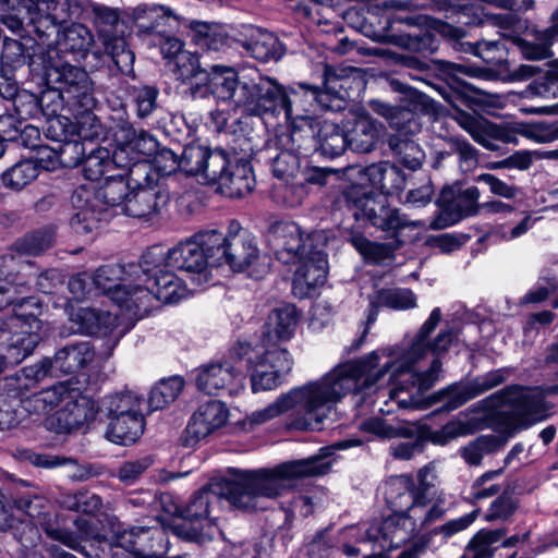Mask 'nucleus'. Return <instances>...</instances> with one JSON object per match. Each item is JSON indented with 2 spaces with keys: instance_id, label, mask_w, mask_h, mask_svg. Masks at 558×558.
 <instances>
[{
  "instance_id": "1",
  "label": "nucleus",
  "mask_w": 558,
  "mask_h": 558,
  "mask_svg": "<svg viewBox=\"0 0 558 558\" xmlns=\"http://www.w3.org/2000/svg\"><path fill=\"white\" fill-rule=\"evenodd\" d=\"M328 462L318 456L282 463L272 470L236 471L232 480L198 490L182 511L183 523L174 527L178 536L197 543L211 539L217 526L209 518L210 507L225 497L232 506L243 510L265 509L264 499L282 496L299 477L326 474Z\"/></svg>"
},
{
  "instance_id": "2",
  "label": "nucleus",
  "mask_w": 558,
  "mask_h": 558,
  "mask_svg": "<svg viewBox=\"0 0 558 558\" xmlns=\"http://www.w3.org/2000/svg\"><path fill=\"white\" fill-rule=\"evenodd\" d=\"M170 71L182 82L199 77L207 81L211 95L247 116H263L286 107V95L279 83L258 72L239 74L233 68L216 64L210 72L202 69L198 57L190 51L168 62Z\"/></svg>"
},
{
  "instance_id": "3",
  "label": "nucleus",
  "mask_w": 558,
  "mask_h": 558,
  "mask_svg": "<svg viewBox=\"0 0 558 558\" xmlns=\"http://www.w3.org/2000/svg\"><path fill=\"white\" fill-rule=\"evenodd\" d=\"M356 367L348 363L338 365L318 380L294 388L266 408L254 411L250 416L251 422L263 424L298 407L294 427L318 429L333 404L347 393L359 391L353 375Z\"/></svg>"
},
{
  "instance_id": "4",
  "label": "nucleus",
  "mask_w": 558,
  "mask_h": 558,
  "mask_svg": "<svg viewBox=\"0 0 558 558\" xmlns=\"http://www.w3.org/2000/svg\"><path fill=\"white\" fill-rule=\"evenodd\" d=\"M440 318V308H434L407 350L385 348L371 352L362 360L348 362V365L357 366L353 373L357 390L371 389L388 373L391 377L404 376L409 378L410 374L413 373V366L423 360L428 352L435 355L447 352L453 340L451 330H441L432 342L428 341L429 335L435 330Z\"/></svg>"
},
{
  "instance_id": "5",
  "label": "nucleus",
  "mask_w": 558,
  "mask_h": 558,
  "mask_svg": "<svg viewBox=\"0 0 558 558\" xmlns=\"http://www.w3.org/2000/svg\"><path fill=\"white\" fill-rule=\"evenodd\" d=\"M494 7L511 13L492 16L502 39L518 47L525 59L544 60L553 56L551 45L558 39V10L553 14V25L544 31L529 29L526 20L519 17L532 9L533 0H489Z\"/></svg>"
},
{
  "instance_id": "6",
  "label": "nucleus",
  "mask_w": 558,
  "mask_h": 558,
  "mask_svg": "<svg viewBox=\"0 0 558 558\" xmlns=\"http://www.w3.org/2000/svg\"><path fill=\"white\" fill-rule=\"evenodd\" d=\"M440 372L441 362L436 357L427 371L411 373L409 378L400 380L390 388L387 392L388 400L384 401L385 404L396 402L399 409H426L433 403L446 400L441 411L450 412L476 398L470 381L449 385L429 398H425L424 393L438 381Z\"/></svg>"
},
{
  "instance_id": "7",
  "label": "nucleus",
  "mask_w": 558,
  "mask_h": 558,
  "mask_svg": "<svg viewBox=\"0 0 558 558\" xmlns=\"http://www.w3.org/2000/svg\"><path fill=\"white\" fill-rule=\"evenodd\" d=\"M122 172L109 175L97 190L87 186L76 189L71 197L76 213L71 218V227L76 233L87 234L99 227L105 206L120 209L129 197L133 183L129 168H119Z\"/></svg>"
},
{
  "instance_id": "8",
  "label": "nucleus",
  "mask_w": 558,
  "mask_h": 558,
  "mask_svg": "<svg viewBox=\"0 0 558 558\" xmlns=\"http://www.w3.org/2000/svg\"><path fill=\"white\" fill-rule=\"evenodd\" d=\"M454 119L476 143L489 150L498 148L497 142L519 144L520 136L536 143H549L558 140V121L500 125L483 117L463 111L458 112Z\"/></svg>"
},
{
  "instance_id": "9",
  "label": "nucleus",
  "mask_w": 558,
  "mask_h": 558,
  "mask_svg": "<svg viewBox=\"0 0 558 558\" xmlns=\"http://www.w3.org/2000/svg\"><path fill=\"white\" fill-rule=\"evenodd\" d=\"M149 251H155L157 259L150 264L153 270L143 275L135 286V299L129 306L135 307L134 317L141 319L148 315L153 310L158 308L161 304L177 303L187 296L189 289L186 283L170 270L160 268L163 262V253L154 247Z\"/></svg>"
},
{
  "instance_id": "10",
  "label": "nucleus",
  "mask_w": 558,
  "mask_h": 558,
  "mask_svg": "<svg viewBox=\"0 0 558 558\" xmlns=\"http://www.w3.org/2000/svg\"><path fill=\"white\" fill-rule=\"evenodd\" d=\"M221 241L220 231H202L170 248L163 259L167 266L191 274L193 283L201 287L210 281L211 269L217 267L213 259Z\"/></svg>"
},
{
  "instance_id": "11",
  "label": "nucleus",
  "mask_w": 558,
  "mask_h": 558,
  "mask_svg": "<svg viewBox=\"0 0 558 558\" xmlns=\"http://www.w3.org/2000/svg\"><path fill=\"white\" fill-rule=\"evenodd\" d=\"M133 186L123 203L126 216L155 221L170 199L169 192L151 165H137L129 170Z\"/></svg>"
},
{
  "instance_id": "12",
  "label": "nucleus",
  "mask_w": 558,
  "mask_h": 558,
  "mask_svg": "<svg viewBox=\"0 0 558 558\" xmlns=\"http://www.w3.org/2000/svg\"><path fill=\"white\" fill-rule=\"evenodd\" d=\"M155 251H146L138 264L122 266L119 264L104 265L96 269L92 277L95 288L110 299L120 307L131 312L134 316L135 307L129 306L135 299V286L141 279V272L153 270L150 264L157 259Z\"/></svg>"
},
{
  "instance_id": "13",
  "label": "nucleus",
  "mask_w": 558,
  "mask_h": 558,
  "mask_svg": "<svg viewBox=\"0 0 558 558\" xmlns=\"http://www.w3.org/2000/svg\"><path fill=\"white\" fill-rule=\"evenodd\" d=\"M232 361H246L252 368L251 384L254 392L271 390L278 386L279 375L292 367V357L287 349H266L239 342L230 350Z\"/></svg>"
},
{
  "instance_id": "14",
  "label": "nucleus",
  "mask_w": 558,
  "mask_h": 558,
  "mask_svg": "<svg viewBox=\"0 0 558 558\" xmlns=\"http://www.w3.org/2000/svg\"><path fill=\"white\" fill-rule=\"evenodd\" d=\"M114 161L117 168H135L150 165L147 158L158 153L156 137L144 130L136 131L129 121L121 120L113 131Z\"/></svg>"
},
{
  "instance_id": "15",
  "label": "nucleus",
  "mask_w": 558,
  "mask_h": 558,
  "mask_svg": "<svg viewBox=\"0 0 558 558\" xmlns=\"http://www.w3.org/2000/svg\"><path fill=\"white\" fill-rule=\"evenodd\" d=\"M269 242L278 260L283 264H295L302 260L310 250L325 245L326 239L322 232L305 234L299 225L287 221L272 226Z\"/></svg>"
},
{
  "instance_id": "16",
  "label": "nucleus",
  "mask_w": 558,
  "mask_h": 558,
  "mask_svg": "<svg viewBox=\"0 0 558 558\" xmlns=\"http://www.w3.org/2000/svg\"><path fill=\"white\" fill-rule=\"evenodd\" d=\"M342 196L347 203L359 208L373 226L384 231H397L407 227L423 226L421 221L407 220L398 208L386 206L385 196L376 199L363 187L362 183L345 189Z\"/></svg>"
},
{
  "instance_id": "17",
  "label": "nucleus",
  "mask_w": 558,
  "mask_h": 558,
  "mask_svg": "<svg viewBox=\"0 0 558 558\" xmlns=\"http://www.w3.org/2000/svg\"><path fill=\"white\" fill-rule=\"evenodd\" d=\"M391 86L395 90L405 94L408 107L390 106L387 102L374 99L368 102L369 108L375 113L384 117L398 133L408 135L418 132L420 125L414 112L429 110L432 107L430 98L398 81H392Z\"/></svg>"
},
{
  "instance_id": "18",
  "label": "nucleus",
  "mask_w": 558,
  "mask_h": 558,
  "mask_svg": "<svg viewBox=\"0 0 558 558\" xmlns=\"http://www.w3.org/2000/svg\"><path fill=\"white\" fill-rule=\"evenodd\" d=\"M279 85L282 87L283 94L286 95L287 106L280 107L276 111L267 112L260 117H275L283 111L287 120H293V126L290 132L282 133L278 137L279 146L301 156H307L316 148L315 128L313 125L314 121L307 117L299 114L294 109L296 100L301 97L300 93L295 90H291L289 93L283 85Z\"/></svg>"
},
{
  "instance_id": "19",
  "label": "nucleus",
  "mask_w": 558,
  "mask_h": 558,
  "mask_svg": "<svg viewBox=\"0 0 558 558\" xmlns=\"http://www.w3.org/2000/svg\"><path fill=\"white\" fill-rule=\"evenodd\" d=\"M50 76L59 85V94H51L52 96L65 98L72 107L95 108L93 83L83 68L65 62L56 66Z\"/></svg>"
},
{
  "instance_id": "20",
  "label": "nucleus",
  "mask_w": 558,
  "mask_h": 558,
  "mask_svg": "<svg viewBox=\"0 0 558 558\" xmlns=\"http://www.w3.org/2000/svg\"><path fill=\"white\" fill-rule=\"evenodd\" d=\"M195 384L207 395H238L245 387V377L231 361L209 363L195 369Z\"/></svg>"
},
{
  "instance_id": "21",
  "label": "nucleus",
  "mask_w": 558,
  "mask_h": 558,
  "mask_svg": "<svg viewBox=\"0 0 558 558\" xmlns=\"http://www.w3.org/2000/svg\"><path fill=\"white\" fill-rule=\"evenodd\" d=\"M60 409L56 412L59 432H71L95 418L97 409L94 400L81 392L70 381H62Z\"/></svg>"
},
{
  "instance_id": "22",
  "label": "nucleus",
  "mask_w": 558,
  "mask_h": 558,
  "mask_svg": "<svg viewBox=\"0 0 558 558\" xmlns=\"http://www.w3.org/2000/svg\"><path fill=\"white\" fill-rule=\"evenodd\" d=\"M209 183L218 184L221 193L229 197H243L254 190L256 180L247 160L230 157L225 150L223 166Z\"/></svg>"
},
{
  "instance_id": "23",
  "label": "nucleus",
  "mask_w": 558,
  "mask_h": 558,
  "mask_svg": "<svg viewBox=\"0 0 558 558\" xmlns=\"http://www.w3.org/2000/svg\"><path fill=\"white\" fill-rule=\"evenodd\" d=\"M221 243L215 247L214 259L217 267L228 264L234 271H242L257 257V247L246 233L226 235L220 232Z\"/></svg>"
},
{
  "instance_id": "24",
  "label": "nucleus",
  "mask_w": 558,
  "mask_h": 558,
  "mask_svg": "<svg viewBox=\"0 0 558 558\" xmlns=\"http://www.w3.org/2000/svg\"><path fill=\"white\" fill-rule=\"evenodd\" d=\"M71 329L84 336H108L118 326V317L109 311L93 307L66 305Z\"/></svg>"
},
{
  "instance_id": "25",
  "label": "nucleus",
  "mask_w": 558,
  "mask_h": 558,
  "mask_svg": "<svg viewBox=\"0 0 558 558\" xmlns=\"http://www.w3.org/2000/svg\"><path fill=\"white\" fill-rule=\"evenodd\" d=\"M299 314L293 305H281L271 310L263 327L262 341L256 347L283 349L281 342L289 341L295 333Z\"/></svg>"
},
{
  "instance_id": "26",
  "label": "nucleus",
  "mask_w": 558,
  "mask_h": 558,
  "mask_svg": "<svg viewBox=\"0 0 558 558\" xmlns=\"http://www.w3.org/2000/svg\"><path fill=\"white\" fill-rule=\"evenodd\" d=\"M416 533L414 524L405 513L393 512L380 525H373L364 531L360 541L379 542L380 548H396L408 542Z\"/></svg>"
},
{
  "instance_id": "27",
  "label": "nucleus",
  "mask_w": 558,
  "mask_h": 558,
  "mask_svg": "<svg viewBox=\"0 0 558 558\" xmlns=\"http://www.w3.org/2000/svg\"><path fill=\"white\" fill-rule=\"evenodd\" d=\"M150 526L136 525L130 530L131 550L142 558H186L183 555L166 557L169 550V542L166 529L158 519Z\"/></svg>"
},
{
  "instance_id": "28",
  "label": "nucleus",
  "mask_w": 558,
  "mask_h": 558,
  "mask_svg": "<svg viewBox=\"0 0 558 558\" xmlns=\"http://www.w3.org/2000/svg\"><path fill=\"white\" fill-rule=\"evenodd\" d=\"M295 270L293 279V291L300 296H308L316 287L326 281L328 262L327 255L322 247L310 250Z\"/></svg>"
},
{
  "instance_id": "29",
  "label": "nucleus",
  "mask_w": 558,
  "mask_h": 558,
  "mask_svg": "<svg viewBox=\"0 0 558 558\" xmlns=\"http://www.w3.org/2000/svg\"><path fill=\"white\" fill-rule=\"evenodd\" d=\"M223 151L201 145L186 146L180 157V169L190 175H202L209 183L223 166Z\"/></svg>"
},
{
  "instance_id": "30",
  "label": "nucleus",
  "mask_w": 558,
  "mask_h": 558,
  "mask_svg": "<svg viewBox=\"0 0 558 558\" xmlns=\"http://www.w3.org/2000/svg\"><path fill=\"white\" fill-rule=\"evenodd\" d=\"M484 402L488 408L509 404L521 416H529L542 410L543 393L537 388L511 386L492 395Z\"/></svg>"
},
{
  "instance_id": "31",
  "label": "nucleus",
  "mask_w": 558,
  "mask_h": 558,
  "mask_svg": "<svg viewBox=\"0 0 558 558\" xmlns=\"http://www.w3.org/2000/svg\"><path fill=\"white\" fill-rule=\"evenodd\" d=\"M478 199L480 190L476 186L460 191L452 202L433 219L429 228L433 230L446 229L465 217L478 215L481 206Z\"/></svg>"
},
{
  "instance_id": "32",
  "label": "nucleus",
  "mask_w": 558,
  "mask_h": 558,
  "mask_svg": "<svg viewBox=\"0 0 558 558\" xmlns=\"http://www.w3.org/2000/svg\"><path fill=\"white\" fill-rule=\"evenodd\" d=\"M7 502L12 507L13 523L27 517L35 524L49 526L50 505L48 499L40 494L37 488H27L25 492H19L14 497L8 498Z\"/></svg>"
},
{
  "instance_id": "33",
  "label": "nucleus",
  "mask_w": 558,
  "mask_h": 558,
  "mask_svg": "<svg viewBox=\"0 0 558 558\" xmlns=\"http://www.w3.org/2000/svg\"><path fill=\"white\" fill-rule=\"evenodd\" d=\"M228 415V409L218 400H211L201 405L185 428L189 441H199L222 427L227 423Z\"/></svg>"
},
{
  "instance_id": "34",
  "label": "nucleus",
  "mask_w": 558,
  "mask_h": 558,
  "mask_svg": "<svg viewBox=\"0 0 558 558\" xmlns=\"http://www.w3.org/2000/svg\"><path fill=\"white\" fill-rule=\"evenodd\" d=\"M384 194L399 193L405 187V175L395 163L381 161L366 168H351Z\"/></svg>"
},
{
  "instance_id": "35",
  "label": "nucleus",
  "mask_w": 558,
  "mask_h": 558,
  "mask_svg": "<svg viewBox=\"0 0 558 558\" xmlns=\"http://www.w3.org/2000/svg\"><path fill=\"white\" fill-rule=\"evenodd\" d=\"M95 359V350L89 341L69 343L58 350L51 359L53 373L73 374L89 365Z\"/></svg>"
},
{
  "instance_id": "36",
  "label": "nucleus",
  "mask_w": 558,
  "mask_h": 558,
  "mask_svg": "<svg viewBox=\"0 0 558 558\" xmlns=\"http://www.w3.org/2000/svg\"><path fill=\"white\" fill-rule=\"evenodd\" d=\"M39 320L33 313L15 312L11 316L0 315V353L7 354V347L19 338L35 335L39 342Z\"/></svg>"
},
{
  "instance_id": "37",
  "label": "nucleus",
  "mask_w": 558,
  "mask_h": 558,
  "mask_svg": "<svg viewBox=\"0 0 558 558\" xmlns=\"http://www.w3.org/2000/svg\"><path fill=\"white\" fill-rule=\"evenodd\" d=\"M384 126L369 116H362L354 120L347 130L349 148L360 154H366L375 149Z\"/></svg>"
},
{
  "instance_id": "38",
  "label": "nucleus",
  "mask_w": 558,
  "mask_h": 558,
  "mask_svg": "<svg viewBox=\"0 0 558 558\" xmlns=\"http://www.w3.org/2000/svg\"><path fill=\"white\" fill-rule=\"evenodd\" d=\"M525 427H527V425L520 422L509 430L507 436L482 435L461 448V457L470 465H480L486 454L494 453L501 449L508 441L509 437Z\"/></svg>"
},
{
  "instance_id": "39",
  "label": "nucleus",
  "mask_w": 558,
  "mask_h": 558,
  "mask_svg": "<svg viewBox=\"0 0 558 558\" xmlns=\"http://www.w3.org/2000/svg\"><path fill=\"white\" fill-rule=\"evenodd\" d=\"M242 47L251 57L263 62L277 60L283 54L282 45L274 34L255 27L248 29Z\"/></svg>"
},
{
  "instance_id": "40",
  "label": "nucleus",
  "mask_w": 558,
  "mask_h": 558,
  "mask_svg": "<svg viewBox=\"0 0 558 558\" xmlns=\"http://www.w3.org/2000/svg\"><path fill=\"white\" fill-rule=\"evenodd\" d=\"M58 48L61 52L73 54L74 60L85 59L94 44L89 28L81 23H72L58 35Z\"/></svg>"
},
{
  "instance_id": "41",
  "label": "nucleus",
  "mask_w": 558,
  "mask_h": 558,
  "mask_svg": "<svg viewBox=\"0 0 558 558\" xmlns=\"http://www.w3.org/2000/svg\"><path fill=\"white\" fill-rule=\"evenodd\" d=\"M388 147L396 160L410 170L420 169L425 160V153L422 147L405 134L390 135Z\"/></svg>"
},
{
  "instance_id": "42",
  "label": "nucleus",
  "mask_w": 558,
  "mask_h": 558,
  "mask_svg": "<svg viewBox=\"0 0 558 558\" xmlns=\"http://www.w3.org/2000/svg\"><path fill=\"white\" fill-rule=\"evenodd\" d=\"M143 399L133 391L124 390L106 396L100 403V411L107 414L109 420L120 416H143Z\"/></svg>"
},
{
  "instance_id": "43",
  "label": "nucleus",
  "mask_w": 558,
  "mask_h": 558,
  "mask_svg": "<svg viewBox=\"0 0 558 558\" xmlns=\"http://www.w3.org/2000/svg\"><path fill=\"white\" fill-rule=\"evenodd\" d=\"M360 429L373 434L380 439L413 438L416 428L409 422L388 420L383 417H369L360 424Z\"/></svg>"
},
{
  "instance_id": "44",
  "label": "nucleus",
  "mask_w": 558,
  "mask_h": 558,
  "mask_svg": "<svg viewBox=\"0 0 558 558\" xmlns=\"http://www.w3.org/2000/svg\"><path fill=\"white\" fill-rule=\"evenodd\" d=\"M144 427V416L114 417L109 421L106 437L118 445H132L142 436Z\"/></svg>"
},
{
  "instance_id": "45",
  "label": "nucleus",
  "mask_w": 558,
  "mask_h": 558,
  "mask_svg": "<svg viewBox=\"0 0 558 558\" xmlns=\"http://www.w3.org/2000/svg\"><path fill=\"white\" fill-rule=\"evenodd\" d=\"M63 385L58 383L21 401V409L27 413L31 420L37 421L59 407Z\"/></svg>"
},
{
  "instance_id": "46",
  "label": "nucleus",
  "mask_w": 558,
  "mask_h": 558,
  "mask_svg": "<svg viewBox=\"0 0 558 558\" xmlns=\"http://www.w3.org/2000/svg\"><path fill=\"white\" fill-rule=\"evenodd\" d=\"M72 5L78 7L76 1L65 0H34L27 7L33 24L46 21L52 26L65 21L69 17L68 11Z\"/></svg>"
},
{
  "instance_id": "47",
  "label": "nucleus",
  "mask_w": 558,
  "mask_h": 558,
  "mask_svg": "<svg viewBox=\"0 0 558 558\" xmlns=\"http://www.w3.org/2000/svg\"><path fill=\"white\" fill-rule=\"evenodd\" d=\"M386 500L393 512L405 513L416 497L414 481L409 475H399L389 480L386 486Z\"/></svg>"
},
{
  "instance_id": "48",
  "label": "nucleus",
  "mask_w": 558,
  "mask_h": 558,
  "mask_svg": "<svg viewBox=\"0 0 558 558\" xmlns=\"http://www.w3.org/2000/svg\"><path fill=\"white\" fill-rule=\"evenodd\" d=\"M445 513L440 504L430 502L427 495L416 493V497L405 510V518L414 524V530L420 529L439 520Z\"/></svg>"
},
{
  "instance_id": "49",
  "label": "nucleus",
  "mask_w": 558,
  "mask_h": 558,
  "mask_svg": "<svg viewBox=\"0 0 558 558\" xmlns=\"http://www.w3.org/2000/svg\"><path fill=\"white\" fill-rule=\"evenodd\" d=\"M83 174L89 181L100 180L113 167L117 168L114 161V150L111 153L102 146H92L83 160Z\"/></svg>"
},
{
  "instance_id": "50",
  "label": "nucleus",
  "mask_w": 558,
  "mask_h": 558,
  "mask_svg": "<svg viewBox=\"0 0 558 558\" xmlns=\"http://www.w3.org/2000/svg\"><path fill=\"white\" fill-rule=\"evenodd\" d=\"M76 531H69L59 527H46V533L54 541H59L69 548L82 551V542L95 537L96 532L92 523L84 518H77L74 521Z\"/></svg>"
},
{
  "instance_id": "51",
  "label": "nucleus",
  "mask_w": 558,
  "mask_h": 558,
  "mask_svg": "<svg viewBox=\"0 0 558 558\" xmlns=\"http://www.w3.org/2000/svg\"><path fill=\"white\" fill-rule=\"evenodd\" d=\"M317 144L324 156L338 157L349 147L347 131L343 132L338 125L324 121L317 132Z\"/></svg>"
},
{
  "instance_id": "52",
  "label": "nucleus",
  "mask_w": 558,
  "mask_h": 558,
  "mask_svg": "<svg viewBox=\"0 0 558 558\" xmlns=\"http://www.w3.org/2000/svg\"><path fill=\"white\" fill-rule=\"evenodd\" d=\"M174 16L172 9L162 4L142 3L132 10L131 17L136 28L146 34L153 33L163 17Z\"/></svg>"
},
{
  "instance_id": "53",
  "label": "nucleus",
  "mask_w": 558,
  "mask_h": 558,
  "mask_svg": "<svg viewBox=\"0 0 558 558\" xmlns=\"http://www.w3.org/2000/svg\"><path fill=\"white\" fill-rule=\"evenodd\" d=\"M54 130L56 126L51 123L47 130V136L58 142V145L53 147L52 150L57 154L59 162L69 168L83 163L88 150L86 144L77 140H62L58 135H52V131Z\"/></svg>"
},
{
  "instance_id": "54",
  "label": "nucleus",
  "mask_w": 558,
  "mask_h": 558,
  "mask_svg": "<svg viewBox=\"0 0 558 558\" xmlns=\"http://www.w3.org/2000/svg\"><path fill=\"white\" fill-rule=\"evenodd\" d=\"M350 243L363 256V258L372 264H380L393 257L396 246L391 243L372 242L361 233H351Z\"/></svg>"
},
{
  "instance_id": "55",
  "label": "nucleus",
  "mask_w": 558,
  "mask_h": 558,
  "mask_svg": "<svg viewBox=\"0 0 558 558\" xmlns=\"http://www.w3.org/2000/svg\"><path fill=\"white\" fill-rule=\"evenodd\" d=\"M39 174V167L35 160H20L1 175L3 185L13 191H21Z\"/></svg>"
},
{
  "instance_id": "56",
  "label": "nucleus",
  "mask_w": 558,
  "mask_h": 558,
  "mask_svg": "<svg viewBox=\"0 0 558 558\" xmlns=\"http://www.w3.org/2000/svg\"><path fill=\"white\" fill-rule=\"evenodd\" d=\"M416 298L409 289H387L377 291L371 299L373 310L388 307L392 310H408L415 306Z\"/></svg>"
},
{
  "instance_id": "57",
  "label": "nucleus",
  "mask_w": 558,
  "mask_h": 558,
  "mask_svg": "<svg viewBox=\"0 0 558 558\" xmlns=\"http://www.w3.org/2000/svg\"><path fill=\"white\" fill-rule=\"evenodd\" d=\"M184 381L181 377L174 376L160 380L150 391L148 405L150 411L163 409L173 402L181 393Z\"/></svg>"
},
{
  "instance_id": "58",
  "label": "nucleus",
  "mask_w": 558,
  "mask_h": 558,
  "mask_svg": "<svg viewBox=\"0 0 558 558\" xmlns=\"http://www.w3.org/2000/svg\"><path fill=\"white\" fill-rule=\"evenodd\" d=\"M104 45L117 69L124 75L133 76L135 56L133 51L129 49L125 38L120 36H107Z\"/></svg>"
},
{
  "instance_id": "59",
  "label": "nucleus",
  "mask_w": 558,
  "mask_h": 558,
  "mask_svg": "<svg viewBox=\"0 0 558 558\" xmlns=\"http://www.w3.org/2000/svg\"><path fill=\"white\" fill-rule=\"evenodd\" d=\"M54 228L46 227L36 230L15 243V248L21 254L38 255L50 248L54 242Z\"/></svg>"
},
{
  "instance_id": "60",
  "label": "nucleus",
  "mask_w": 558,
  "mask_h": 558,
  "mask_svg": "<svg viewBox=\"0 0 558 558\" xmlns=\"http://www.w3.org/2000/svg\"><path fill=\"white\" fill-rule=\"evenodd\" d=\"M75 110V131L83 141H94L104 135L99 119L93 113L94 108L73 107Z\"/></svg>"
},
{
  "instance_id": "61",
  "label": "nucleus",
  "mask_w": 558,
  "mask_h": 558,
  "mask_svg": "<svg viewBox=\"0 0 558 558\" xmlns=\"http://www.w3.org/2000/svg\"><path fill=\"white\" fill-rule=\"evenodd\" d=\"M523 97H542V98H557L558 97V61L555 62L545 73L542 78L533 81L521 93Z\"/></svg>"
},
{
  "instance_id": "62",
  "label": "nucleus",
  "mask_w": 558,
  "mask_h": 558,
  "mask_svg": "<svg viewBox=\"0 0 558 558\" xmlns=\"http://www.w3.org/2000/svg\"><path fill=\"white\" fill-rule=\"evenodd\" d=\"M441 70L446 73L450 80L451 84H454L457 87L461 86L462 88L473 92L475 94H481V90L474 87L472 84L463 81V76L469 77H482L484 71L480 68L468 65L464 63H454L449 61L441 62Z\"/></svg>"
},
{
  "instance_id": "63",
  "label": "nucleus",
  "mask_w": 558,
  "mask_h": 558,
  "mask_svg": "<svg viewBox=\"0 0 558 558\" xmlns=\"http://www.w3.org/2000/svg\"><path fill=\"white\" fill-rule=\"evenodd\" d=\"M37 345L35 335L19 338L16 342H11L7 347V354L0 353V373L8 366L21 363L25 357L32 354Z\"/></svg>"
},
{
  "instance_id": "64",
  "label": "nucleus",
  "mask_w": 558,
  "mask_h": 558,
  "mask_svg": "<svg viewBox=\"0 0 558 558\" xmlns=\"http://www.w3.org/2000/svg\"><path fill=\"white\" fill-rule=\"evenodd\" d=\"M193 41L202 49L217 51L226 45L227 37L218 31L217 26L198 22L194 26Z\"/></svg>"
}]
</instances>
